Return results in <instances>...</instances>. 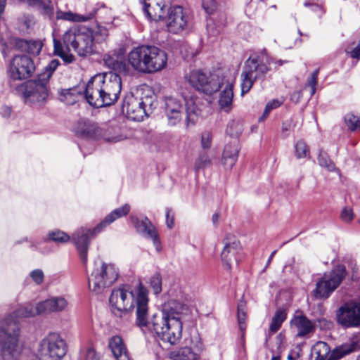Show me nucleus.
I'll use <instances>...</instances> for the list:
<instances>
[{
    "instance_id": "obj_60",
    "label": "nucleus",
    "mask_w": 360,
    "mask_h": 360,
    "mask_svg": "<svg viewBox=\"0 0 360 360\" xmlns=\"http://www.w3.org/2000/svg\"><path fill=\"white\" fill-rule=\"evenodd\" d=\"M219 214L218 213H214L213 215H212V221L214 224H217L219 220Z\"/></svg>"
},
{
    "instance_id": "obj_18",
    "label": "nucleus",
    "mask_w": 360,
    "mask_h": 360,
    "mask_svg": "<svg viewBox=\"0 0 360 360\" xmlns=\"http://www.w3.org/2000/svg\"><path fill=\"white\" fill-rule=\"evenodd\" d=\"M224 248L221 253L223 266L230 270L233 264H237L241 257L242 248L236 238L228 234L223 240Z\"/></svg>"
},
{
    "instance_id": "obj_50",
    "label": "nucleus",
    "mask_w": 360,
    "mask_h": 360,
    "mask_svg": "<svg viewBox=\"0 0 360 360\" xmlns=\"http://www.w3.org/2000/svg\"><path fill=\"white\" fill-rule=\"evenodd\" d=\"M202 4L204 10L208 14H212L217 8L215 0H202Z\"/></svg>"
},
{
    "instance_id": "obj_48",
    "label": "nucleus",
    "mask_w": 360,
    "mask_h": 360,
    "mask_svg": "<svg viewBox=\"0 0 360 360\" xmlns=\"http://www.w3.org/2000/svg\"><path fill=\"white\" fill-rule=\"evenodd\" d=\"M212 134L209 131H205L201 136V147L202 149H209L212 146Z\"/></svg>"
},
{
    "instance_id": "obj_49",
    "label": "nucleus",
    "mask_w": 360,
    "mask_h": 360,
    "mask_svg": "<svg viewBox=\"0 0 360 360\" xmlns=\"http://www.w3.org/2000/svg\"><path fill=\"white\" fill-rule=\"evenodd\" d=\"M354 217V214L351 207H345L342 209L340 214V218L344 222L349 223L353 220Z\"/></svg>"
},
{
    "instance_id": "obj_51",
    "label": "nucleus",
    "mask_w": 360,
    "mask_h": 360,
    "mask_svg": "<svg viewBox=\"0 0 360 360\" xmlns=\"http://www.w3.org/2000/svg\"><path fill=\"white\" fill-rule=\"evenodd\" d=\"M84 359L85 360H100L98 354L91 346L86 347L84 352Z\"/></svg>"
},
{
    "instance_id": "obj_3",
    "label": "nucleus",
    "mask_w": 360,
    "mask_h": 360,
    "mask_svg": "<svg viewBox=\"0 0 360 360\" xmlns=\"http://www.w3.org/2000/svg\"><path fill=\"white\" fill-rule=\"evenodd\" d=\"M185 306L176 300H170L162 306V310L155 314L149 321L148 328H141L143 330L153 327L157 335L171 345L179 342L182 336V322L180 314Z\"/></svg>"
},
{
    "instance_id": "obj_46",
    "label": "nucleus",
    "mask_w": 360,
    "mask_h": 360,
    "mask_svg": "<svg viewBox=\"0 0 360 360\" xmlns=\"http://www.w3.org/2000/svg\"><path fill=\"white\" fill-rule=\"evenodd\" d=\"M281 102H280L277 99H274V100H272L271 101L269 102L266 105L264 112H263L262 115L260 117L259 120V121L264 120L269 116V114L270 113V112L273 109H275V108H277L278 107H279L281 105Z\"/></svg>"
},
{
    "instance_id": "obj_64",
    "label": "nucleus",
    "mask_w": 360,
    "mask_h": 360,
    "mask_svg": "<svg viewBox=\"0 0 360 360\" xmlns=\"http://www.w3.org/2000/svg\"><path fill=\"white\" fill-rule=\"evenodd\" d=\"M288 359L290 360H292V355H288Z\"/></svg>"
},
{
    "instance_id": "obj_58",
    "label": "nucleus",
    "mask_w": 360,
    "mask_h": 360,
    "mask_svg": "<svg viewBox=\"0 0 360 360\" xmlns=\"http://www.w3.org/2000/svg\"><path fill=\"white\" fill-rule=\"evenodd\" d=\"M11 112V109L8 106H4L1 108V114L4 117H9Z\"/></svg>"
},
{
    "instance_id": "obj_34",
    "label": "nucleus",
    "mask_w": 360,
    "mask_h": 360,
    "mask_svg": "<svg viewBox=\"0 0 360 360\" xmlns=\"http://www.w3.org/2000/svg\"><path fill=\"white\" fill-rule=\"evenodd\" d=\"M56 18L72 22H84L91 18V15H83L71 11H58L56 12Z\"/></svg>"
},
{
    "instance_id": "obj_55",
    "label": "nucleus",
    "mask_w": 360,
    "mask_h": 360,
    "mask_svg": "<svg viewBox=\"0 0 360 360\" xmlns=\"http://www.w3.org/2000/svg\"><path fill=\"white\" fill-rule=\"evenodd\" d=\"M207 30L209 34L216 36L220 33L222 30L221 26H218L217 28L214 27V25L212 22L210 21L207 25Z\"/></svg>"
},
{
    "instance_id": "obj_22",
    "label": "nucleus",
    "mask_w": 360,
    "mask_h": 360,
    "mask_svg": "<svg viewBox=\"0 0 360 360\" xmlns=\"http://www.w3.org/2000/svg\"><path fill=\"white\" fill-rule=\"evenodd\" d=\"M220 81L222 82L220 84V89H223L220 93L218 103L220 108L224 112H228L232 108L233 81L224 75L220 78Z\"/></svg>"
},
{
    "instance_id": "obj_43",
    "label": "nucleus",
    "mask_w": 360,
    "mask_h": 360,
    "mask_svg": "<svg viewBox=\"0 0 360 360\" xmlns=\"http://www.w3.org/2000/svg\"><path fill=\"white\" fill-rule=\"evenodd\" d=\"M93 33V41H102L105 39L108 35V30L101 25H98L94 30H91Z\"/></svg>"
},
{
    "instance_id": "obj_44",
    "label": "nucleus",
    "mask_w": 360,
    "mask_h": 360,
    "mask_svg": "<svg viewBox=\"0 0 360 360\" xmlns=\"http://www.w3.org/2000/svg\"><path fill=\"white\" fill-rule=\"evenodd\" d=\"M34 25V19L32 15H23L19 19V26L22 31H27Z\"/></svg>"
},
{
    "instance_id": "obj_30",
    "label": "nucleus",
    "mask_w": 360,
    "mask_h": 360,
    "mask_svg": "<svg viewBox=\"0 0 360 360\" xmlns=\"http://www.w3.org/2000/svg\"><path fill=\"white\" fill-rule=\"evenodd\" d=\"M108 344L116 360H129L127 349L120 336L115 335L112 337Z\"/></svg>"
},
{
    "instance_id": "obj_28",
    "label": "nucleus",
    "mask_w": 360,
    "mask_h": 360,
    "mask_svg": "<svg viewBox=\"0 0 360 360\" xmlns=\"http://www.w3.org/2000/svg\"><path fill=\"white\" fill-rule=\"evenodd\" d=\"M98 131L97 124L86 119L80 120L75 127L76 134L86 139H98Z\"/></svg>"
},
{
    "instance_id": "obj_5",
    "label": "nucleus",
    "mask_w": 360,
    "mask_h": 360,
    "mask_svg": "<svg viewBox=\"0 0 360 360\" xmlns=\"http://www.w3.org/2000/svg\"><path fill=\"white\" fill-rule=\"evenodd\" d=\"M65 49L61 43L53 40L54 53L60 56L65 63H70L74 56L70 53L72 49L79 56H86L92 52L93 33L91 30L84 26H74L65 32L63 37Z\"/></svg>"
},
{
    "instance_id": "obj_7",
    "label": "nucleus",
    "mask_w": 360,
    "mask_h": 360,
    "mask_svg": "<svg viewBox=\"0 0 360 360\" xmlns=\"http://www.w3.org/2000/svg\"><path fill=\"white\" fill-rule=\"evenodd\" d=\"M59 64L58 60H52L36 79L16 86V91L22 94L25 103H41L46 99L49 79Z\"/></svg>"
},
{
    "instance_id": "obj_14",
    "label": "nucleus",
    "mask_w": 360,
    "mask_h": 360,
    "mask_svg": "<svg viewBox=\"0 0 360 360\" xmlns=\"http://www.w3.org/2000/svg\"><path fill=\"white\" fill-rule=\"evenodd\" d=\"M66 354L65 341L57 333H50L40 342L37 357L39 360H60Z\"/></svg>"
},
{
    "instance_id": "obj_29",
    "label": "nucleus",
    "mask_w": 360,
    "mask_h": 360,
    "mask_svg": "<svg viewBox=\"0 0 360 360\" xmlns=\"http://www.w3.org/2000/svg\"><path fill=\"white\" fill-rule=\"evenodd\" d=\"M201 344H196L194 347H184L176 351L169 353V357L172 360H196L201 351Z\"/></svg>"
},
{
    "instance_id": "obj_9",
    "label": "nucleus",
    "mask_w": 360,
    "mask_h": 360,
    "mask_svg": "<svg viewBox=\"0 0 360 360\" xmlns=\"http://www.w3.org/2000/svg\"><path fill=\"white\" fill-rule=\"evenodd\" d=\"M272 61V58L266 53L253 55L247 59L240 75L242 96L250 91L256 80L264 78L271 70L269 65Z\"/></svg>"
},
{
    "instance_id": "obj_2",
    "label": "nucleus",
    "mask_w": 360,
    "mask_h": 360,
    "mask_svg": "<svg viewBox=\"0 0 360 360\" xmlns=\"http://www.w3.org/2000/svg\"><path fill=\"white\" fill-rule=\"evenodd\" d=\"M41 314L38 310V303L35 307L27 304L0 319V348L4 360H16L20 354V327L17 319L32 317Z\"/></svg>"
},
{
    "instance_id": "obj_31",
    "label": "nucleus",
    "mask_w": 360,
    "mask_h": 360,
    "mask_svg": "<svg viewBox=\"0 0 360 360\" xmlns=\"http://www.w3.org/2000/svg\"><path fill=\"white\" fill-rule=\"evenodd\" d=\"M16 46L23 51H27L30 54L37 56L41 52L43 44L39 40H24L17 39Z\"/></svg>"
},
{
    "instance_id": "obj_26",
    "label": "nucleus",
    "mask_w": 360,
    "mask_h": 360,
    "mask_svg": "<svg viewBox=\"0 0 360 360\" xmlns=\"http://www.w3.org/2000/svg\"><path fill=\"white\" fill-rule=\"evenodd\" d=\"M290 323L297 330V336L300 338L307 337L315 331V323L304 315L295 316Z\"/></svg>"
},
{
    "instance_id": "obj_33",
    "label": "nucleus",
    "mask_w": 360,
    "mask_h": 360,
    "mask_svg": "<svg viewBox=\"0 0 360 360\" xmlns=\"http://www.w3.org/2000/svg\"><path fill=\"white\" fill-rule=\"evenodd\" d=\"M286 318L287 313L285 310L279 309L276 311L269 325V335L276 333L281 328Z\"/></svg>"
},
{
    "instance_id": "obj_11",
    "label": "nucleus",
    "mask_w": 360,
    "mask_h": 360,
    "mask_svg": "<svg viewBox=\"0 0 360 360\" xmlns=\"http://www.w3.org/2000/svg\"><path fill=\"white\" fill-rule=\"evenodd\" d=\"M118 275V269L113 264L96 265L89 276V288L96 294L102 293L116 281Z\"/></svg>"
},
{
    "instance_id": "obj_53",
    "label": "nucleus",
    "mask_w": 360,
    "mask_h": 360,
    "mask_svg": "<svg viewBox=\"0 0 360 360\" xmlns=\"http://www.w3.org/2000/svg\"><path fill=\"white\" fill-rule=\"evenodd\" d=\"M76 93H78L79 94H80V93L79 91H77V90L75 89H70V90H67L65 94H64V97L66 100V103L68 104H73L75 102H76V98H75V94Z\"/></svg>"
},
{
    "instance_id": "obj_19",
    "label": "nucleus",
    "mask_w": 360,
    "mask_h": 360,
    "mask_svg": "<svg viewBox=\"0 0 360 360\" xmlns=\"http://www.w3.org/2000/svg\"><path fill=\"white\" fill-rule=\"evenodd\" d=\"M101 229L102 228L100 225H98L92 230L82 227L77 229L72 234V241L79 252L81 259L84 263L87 261V252L91 238L98 233Z\"/></svg>"
},
{
    "instance_id": "obj_63",
    "label": "nucleus",
    "mask_w": 360,
    "mask_h": 360,
    "mask_svg": "<svg viewBox=\"0 0 360 360\" xmlns=\"http://www.w3.org/2000/svg\"><path fill=\"white\" fill-rule=\"evenodd\" d=\"M271 360H280V358L278 356H273Z\"/></svg>"
},
{
    "instance_id": "obj_15",
    "label": "nucleus",
    "mask_w": 360,
    "mask_h": 360,
    "mask_svg": "<svg viewBox=\"0 0 360 360\" xmlns=\"http://www.w3.org/2000/svg\"><path fill=\"white\" fill-rule=\"evenodd\" d=\"M155 108L153 96L138 98L128 96L124 102L123 108L126 110L127 117L134 121L140 122L148 117Z\"/></svg>"
},
{
    "instance_id": "obj_37",
    "label": "nucleus",
    "mask_w": 360,
    "mask_h": 360,
    "mask_svg": "<svg viewBox=\"0 0 360 360\" xmlns=\"http://www.w3.org/2000/svg\"><path fill=\"white\" fill-rule=\"evenodd\" d=\"M104 61L106 65L115 71L120 73H126L128 71V67L124 62L116 60L108 55L104 56Z\"/></svg>"
},
{
    "instance_id": "obj_21",
    "label": "nucleus",
    "mask_w": 360,
    "mask_h": 360,
    "mask_svg": "<svg viewBox=\"0 0 360 360\" xmlns=\"http://www.w3.org/2000/svg\"><path fill=\"white\" fill-rule=\"evenodd\" d=\"M162 20H165L168 31L175 34L181 32L188 22L181 6L169 8L167 15Z\"/></svg>"
},
{
    "instance_id": "obj_40",
    "label": "nucleus",
    "mask_w": 360,
    "mask_h": 360,
    "mask_svg": "<svg viewBox=\"0 0 360 360\" xmlns=\"http://www.w3.org/2000/svg\"><path fill=\"white\" fill-rule=\"evenodd\" d=\"M345 122L351 131L360 130V116L348 113L345 117Z\"/></svg>"
},
{
    "instance_id": "obj_45",
    "label": "nucleus",
    "mask_w": 360,
    "mask_h": 360,
    "mask_svg": "<svg viewBox=\"0 0 360 360\" xmlns=\"http://www.w3.org/2000/svg\"><path fill=\"white\" fill-rule=\"evenodd\" d=\"M150 285L155 294L158 295L162 291V278L160 274L153 275L150 280Z\"/></svg>"
},
{
    "instance_id": "obj_4",
    "label": "nucleus",
    "mask_w": 360,
    "mask_h": 360,
    "mask_svg": "<svg viewBox=\"0 0 360 360\" xmlns=\"http://www.w3.org/2000/svg\"><path fill=\"white\" fill-rule=\"evenodd\" d=\"M121 90L120 76L110 71L92 77L85 86L84 95L89 105L100 108L115 103Z\"/></svg>"
},
{
    "instance_id": "obj_6",
    "label": "nucleus",
    "mask_w": 360,
    "mask_h": 360,
    "mask_svg": "<svg viewBox=\"0 0 360 360\" xmlns=\"http://www.w3.org/2000/svg\"><path fill=\"white\" fill-rule=\"evenodd\" d=\"M127 61L139 72L153 73L166 66L167 56L164 51L156 46L141 45L129 52Z\"/></svg>"
},
{
    "instance_id": "obj_16",
    "label": "nucleus",
    "mask_w": 360,
    "mask_h": 360,
    "mask_svg": "<svg viewBox=\"0 0 360 360\" xmlns=\"http://www.w3.org/2000/svg\"><path fill=\"white\" fill-rule=\"evenodd\" d=\"M35 71L33 60L26 55L15 56L11 60L8 69L10 80L20 81L30 78Z\"/></svg>"
},
{
    "instance_id": "obj_61",
    "label": "nucleus",
    "mask_w": 360,
    "mask_h": 360,
    "mask_svg": "<svg viewBox=\"0 0 360 360\" xmlns=\"http://www.w3.org/2000/svg\"><path fill=\"white\" fill-rule=\"evenodd\" d=\"M276 250H274V251H273L271 252V254L270 255V256H269V259L267 260L266 266H268L270 264V263H271V260L273 259V258H274V255H276Z\"/></svg>"
},
{
    "instance_id": "obj_27",
    "label": "nucleus",
    "mask_w": 360,
    "mask_h": 360,
    "mask_svg": "<svg viewBox=\"0 0 360 360\" xmlns=\"http://www.w3.org/2000/svg\"><path fill=\"white\" fill-rule=\"evenodd\" d=\"M99 131L98 138H102L108 142L117 143L126 139L117 124H103L99 127Z\"/></svg>"
},
{
    "instance_id": "obj_38",
    "label": "nucleus",
    "mask_w": 360,
    "mask_h": 360,
    "mask_svg": "<svg viewBox=\"0 0 360 360\" xmlns=\"http://www.w3.org/2000/svg\"><path fill=\"white\" fill-rule=\"evenodd\" d=\"M295 154L297 159L305 158L309 155V148L304 141L299 140L296 142Z\"/></svg>"
},
{
    "instance_id": "obj_10",
    "label": "nucleus",
    "mask_w": 360,
    "mask_h": 360,
    "mask_svg": "<svg viewBox=\"0 0 360 360\" xmlns=\"http://www.w3.org/2000/svg\"><path fill=\"white\" fill-rule=\"evenodd\" d=\"M360 349V333H354L349 341L330 351L328 345L322 341L317 342L313 347V352L319 360H338Z\"/></svg>"
},
{
    "instance_id": "obj_1",
    "label": "nucleus",
    "mask_w": 360,
    "mask_h": 360,
    "mask_svg": "<svg viewBox=\"0 0 360 360\" xmlns=\"http://www.w3.org/2000/svg\"><path fill=\"white\" fill-rule=\"evenodd\" d=\"M112 312L122 317L136 306V323L140 328L149 325L148 319V297L147 289L140 283L133 292L128 285L114 289L109 298Z\"/></svg>"
},
{
    "instance_id": "obj_59",
    "label": "nucleus",
    "mask_w": 360,
    "mask_h": 360,
    "mask_svg": "<svg viewBox=\"0 0 360 360\" xmlns=\"http://www.w3.org/2000/svg\"><path fill=\"white\" fill-rule=\"evenodd\" d=\"M6 0H0V18L4 12Z\"/></svg>"
},
{
    "instance_id": "obj_35",
    "label": "nucleus",
    "mask_w": 360,
    "mask_h": 360,
    "mask_svg": "<svg viewBox=\"0 0 360 360\" xmlns=\"http://www.w3.org/2000/svg\"><path fill=\"white\" fill-rule=\"evenodd\" d=\"M212 163V159L207 152H200L195 159L193 169L195 172L205 169Z\"/></svg>"
},
{
    "instance_id": "obj_13",
    "label": "nucleus",
    "mask_w": 360,
    "mask_h": 360,
    "mask_svg": "<svg viewBox=\"0 0 360 360\" xmlns=\"http://www.w3.org/2000/svg\"><path fill=\"white\" fill-rule=\"evenodd\" d=\"M223 74L213 73L207 75L199 70L191 71L185 76L186 80L196 90L207 95H212L220 89V78Z\"/></svg>"
},
{
    "instance_id": "obj_42",
    "label": "nucleus",
    "mask_w": 360,
    "mask_h": 360,
    "mask_svg": "<svg viewBox=\"0 0 360 360\" xmlns=\"http://www.w3.org/2000/svg\"><path fill=\"white\" fill-rule=\"evenodd\" d=\"M319 70H315L308 78L305 87H309L311 89V96H313L316 90V85L318 82V76H319Z\"/></svg>"
},
{
    "instance_id": "obj_17",
    "label": "nucleus",
    "mask_w": 360,
    "mask_h": 360,
    "mask_svg": "<svg viewBox=\"0 0 360 360\" xmlns=\"http://www.w3.org/2000/svg\"><path fill=\"white\" fill-rule=\"evenodd\" d=\"M337 321L345 328L360 326V300H351L343 304L337 311Z\"/></svg>"
},
{
    "instance_id": "obj_62",
    "label": "nucleus",
    "mask_w": 360,
    "mask_h": 360,
    "mask_svg": "<svg viewBox=\"0 0 360 360\" xmlns=\"http://www.w3.org/2000/svg\"><path fill=\"white\" fill-rule=\"evenodd\" d=\"M272 59H273V61L271 63H275L277 65H282L284 63V61H283L282 60H275L274 58H272Z\"/></svg>"
},
{
    "instance_id": "obj_25",
    "label": "nucleus",
    "mask_w": 360,
    "mask_h": 360,
    "mask_svg": "<svg viewBox=\"0 0 360 360\" xmlns=\"http://www.w3.org/2000/svg\"><path fill=\"white\" fill-rule=\"evenodd\" d=\"M143 10L147 18L151 20H160L163 18L165 5L163 0H142Z\"/></svg>"
},
{
    "instance_id": "obj_32",
    "label": "nucleus",
    "mask_w": 360,
    "mask_h": 360,
    "mask_svg": "<svg viewBox=\"0 0 360 360\" xmlns=\"http://www.w3.org/2000/svg\"><path fill=\"white\" fill-rule=\"evenodd\" d=\"M129 205L125 204L121 207L112 211L108 215L105 217V218L99 224V225L101 226V228H103L115 221L117 219L126 216L129 212Z\"/></svg>"
},
{
    "instance_id": "obj_47",
    "label": "nucleus",
    "mask_w": 360,
    "mask_h": 360,
    "mask_svg": "<svg viewBox=\"0 0 360 360\" xmlns=\"http://www.w3.org/2000/svg\"><path fill=\"white\" fill-rule=\"evenodd\" d=\"M30 277L37 285H41L44 281V271L40 269H36L32 270L30 273Z\"/></svg>"
},
{
    "instance_id": "obj_12",
    "label": "nucleus",
    "mask_w": 360,
    "mask_h": 360,
    "mask_svg": "<svg viewBox=\"0 0 360 360\" xmlns=\"http://www.w3.org/2000/svg\"><path fill=\"white\" fill-rule=\"evenodd\" d=\"M346 276V269L343 265H338L333 270L326 272L316 281L313 290L317 299H327L339 287Z\"/></svg>"
},
{
    "instance_id": "obj_20",
    "label": "nucleus",
    "mask_w": 360,
    "mask_h": 360,
    "mask_svg": "<svg viewBox=\"0 0 360 360\" xmlns=\"http://www.w3.org/2000/svg\"><path fill=\"white\" fill-rule=\"evenodd\" d=\"M131 221L136 231L143 237L152 240L156 250L160 252L161 250V244L159 235L150 220L147 217L140 219L137 217H131Z\"/></svg>"
},
{
    "instance_id": "obj_52",
    "label": "nucleus",
    "mask_w": 360,
    "mask_h": 360,
    "mask_svg": "<svg viewBox=\"0 0 360 360\" xmlns=\"http://www.w3.org/2000/svg\"><path fill=\"white\" fill-rule=\"evenodd\" d=\"M293 127H294V125H293L292 120H288L283 122L282 124V129H281L282 136L284 138L288 137L289 135V131H290Z\"/></svg>"
},
{
    "instance_id": "obj_41",
    "label": "nucleus",
    "mask_w": 360,
    "mask_h": 360,
    "mask_svg": "<svg viewBox=\"0 0 360 360\" xmlns=\"http://www.w3.org/2000/svg\"><path fill=\"white\" fill-rule=\"evenodd\" d=\"M49 239L56 243H66L70 240V237L63 231L57 230L49 233Z\"/></svg>"
},
{
    "instance_id": "obj_39",
    "label": "nucleus",
    "mask_w": 360,
    "mask_h": 360,
    "mask_svg": "<svg viewBox=\"0 0 360 360\" xmlns=\"http://www.w3.org/2000/svg\"><path fill=\"white\" fill-rule=\"evenodd\" d=\"M318 162L321 167H325L330 172L337 171L339 172V170L336 169L334 163L331 161L328 155L322 151H321L319 155Z\"/></svg>"
},
{
    "instance_id": "obj_56",
    "label": "nucleus",
    "mask_w": 360,
    "mask_h": 360,
    "mask_svg": "<svg viewBox=\"0 0 360 360\" xmlns=\"http://www.w3.org/2000/svg\"><path fill=\"white\" fill-rule=\"evenodd\" d=\"M166 224L167 226L170 229L173 228L174 224V216L171 215V210L169 209H167L166 212Z\"/></svg>"
},
{
    "instance_id": "obj_54",
    "label": "nucleus",
    "mask_w": 360,
    "mask_h": 360,
    "mask_svg": "<svg viewBox=\"0 0 360 360\" xmlns=\"http://www.w3.org/2000/svg\"><path fill=\"white\" fill-rule=\"evenodd\" d=\"M240 307V305L238 307V321L240 330H243L245 329V321L246 314Z\"/></svg>"
},
{
    "instance_id": "obj_8",
    "label": "nucleus",
    "mask_w": 360,
    "mask_h": 360,
    "mask_svg": "<svg viewBox=\"0 0 360 360\" xmlns=\"http://www.w3.org/2000/svg\"><path fill=\"white\" fill-rule=\"evenodd\" d=\"M183 101L185 103L187 127L193 125L197 121L200 110L193 98H184L183 99L174 96H168L165 98V109L169 125L174 126L181 120L184 112Z\"/></svg>"
},
{
    "instance_id": "obj_57",
    "label": "nucleus",
    "mask_w": 360,
    "mask_h": 360,
    "mask_svg": "<svg viewBox=\"0 0 360 360\" xmlns=\"http://www.w3.org/2000/svg\"><path fill=\"white\" fill-rule=\"evenodd\" d=\"M351 57L353 58H360V47L358 46L351 51Z\"/></svg>"
},
{
    "instance_id": "obj_24",
    "label": "nucleus",
    "mask_w": 360,
    "mask_h": 360,
    "mask_svg": "<svg viewBox=\"0 0 360 360\" xmlns=\"http://www.w3.org/2000/svg\"><path fill=\"white\" fill-rule=\"evenodd\" d=\"M68 305L67 300L61 296L51 297L38 303V310L41 314L60 312L65 310Z\"/></svg>"
},
{
    "instance_id": "obj_36",
    "label": "nucleus",
    "mask_w": 360,
    "mask_h": 360,
    "mask_svg": "<svg viewBox=\"0 0 360 360\" xmlns=\"http://www.w3.org/2000/svg\"><path fill=\"white\" fill-rule=\"evenodd\" d=\"M21 4L27 5L42 11L44 13L51 12V2L49 0H18Z\"/></svg>"
},
{
    "instance_id": "obj_23",
    "label": "nucleus",
    "mask_w": 360,
    "mask_h": 360,
    "mask_svg": "<svg viewBox=\"0 0 360 360\" xmlns=\"http://www.w3.org/2000/svg\"><path fill=\"white\" fill-rule=\"evenodd\" d=\"M239 151V143L236 139L226 143L222 153L221 163L226 169H231L235 165Z\"/></svg>"
}]
</instances>
